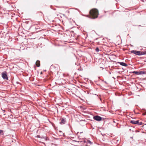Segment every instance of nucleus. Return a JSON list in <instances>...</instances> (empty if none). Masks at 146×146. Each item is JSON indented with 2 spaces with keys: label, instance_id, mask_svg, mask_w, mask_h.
<instances>
[{
  "label": "nucleus",
  "instance_id": "obj_1",
  "mask_svg": "<svg viewBox=\"0 0 146 146\" xmlns=\"http://www.w3.org/2000/svg\"><path fill=\"white\" fill-rule=\"evenodd\" d=\"M90 13L91 18L95 19L98 17L99 15L98 11L96 9H93L90 11Z\"/></svg>",
  "mask_w": 146,
  "mask_h": 146
},
{
  "label": "nucleus",
  "instance_id": "obj_2",
  "mask_svg": "<svg viewBox=\"0 0 146 146\" xmlns=\"http://www.w3.org/2000/svg\"><path fill=\"white\" fill-rule=\"evenodd\" d=\"M131 52L132 53L139 56L146 54V51L141 52L140 51L132 50L131 51Z\"/></svg>",
  "mask_w": 146,
  "mask_h": 146
},
{
  "label": "nucleus",
  "instance_id": "obj_3",
  "mask_svg": "<svg viewBox=\"0 0 146 146\" xmlns=\"http://www.w3.org/2000/svg\"><path fill=\"white\" fill-rule=\"evenodd\" d=\"M2 76L4 80H8V78L7 75V73L4 72L2 73Z\"/></svg>",
  "mask_w": 146,
  "mask_h": 146
},
{
  "label": "nucleus",
  "instance_id": "obj_4",
  "mask_svg": "<svg viewBox=\"0 0 146 146\" xmlns=\"http://www.w3.org/2000/svg\"><path fill=\"white\" fill-rule=\"evenodd\" d=\"M94 119L96 121H100L102 120V118L100 116L97 115L94 117Z\"/></svg>",
  "mask_w": 146,
  "mask_h": 146
},
{
  "label": "nucleus",
  "instance_id": "obj_5",
  "mask_svg": "<svg viewBox=\"0 0 146 146\" xmlns=\"http://www.w3.org/2000/svg\"><path fill=\"white\" fill-rule=\"evenodd\" d=\"M66 122V119L65 118H62V119L61 122H60L61 124H64Z\"/></svg>",
  "mask_w": 146,
  "mask_h": 146
},
{
  "label": "nucleus",
  "instance_id": "obj_6",
  "mask_svg": "<svg viewBox=\"0 0 146 146\" xmlns=\"http://www.w3.org/2000/svg\"><path fill=\"white\" fill-rule=\"evenodd\" d=\"M130 123L134 124H138L139 123V120H137L136 121L134 120H131L130 121Z\"/></svg>",
  "mask_w": 146,
  "mask_h": 146
},
{
  "label": "nucleus",
  "instance_id": "obj_7",
  "mask_svg": "<svg viewBox=\"0 0 146 146\" xmlns=\"http://www.w3.org/2000/svg\"><path fill=\"white\" fill-rule=\"evenodd\" d=\"M83 142L85 144L89 143L90 145H92V142L89 140H87V141L84 140Z\"/></svg>",
  "mask_w": 146,
  "mask_h": 146
},
{
  "label": "nucleus",
  "instance_id": "obj_8",
  "mask_svg": "<svg viewBox=\"0 0 146 146\" xmlns=\"http://www.w3.org/2000/svg\"><path fill=\"white\" fill-rule=\"evenodd\" d=\"M36 64L37 67H39L40 66V62L39 60H37L36 62Z\"/></svg>",
  "mask_w": 146,
  "mask_h": 146
},
{
  "label": "nucleus",
  "instance_id": "obj_9",
  "mask_svg": "<svg viewBox=\"0 0 146 146\" xmlns=\"http://www.w3.org/2000/svg\"><path fill=\"white\" fill-rule=\"evenodd\" d=\"M139 75L144 74H146V72L143 71L139 72Z\"/></svg>",
  "mask_w": 146,
  "mask_h": 146
},
{
  "label": "nucleus",
  "instance_id": "obj_10",
  "mask_svg": "<svg viewBox=\"0 0 146 146\" xmlns=\"http://www.w3.org/2000/svg\"><path fill=\"white\" fill-rule=\"evenodd\" d=\"M120 64L121 65H122L123 66H127V64H126L123 62H120Z\"/></svg>",
  "mask_w": 146,
  "mask_h": 146
},
{
  "label": "nucleus",
  "instance_id": "obj_11",
  "mask_svg": "<svg viewBox=\"0 0 146 146\" xmlns=\"http://www.w3.org/2000/svg\"><path fill=\"white\" fill-rule=\"evenodd\" d=\"M132 73H135L137 75H139V72L134 71Z\"/></svg>",
  "mask_w": 146,
  "mask_h": 146
},
{
  "label": "nucleus",
  "instance_id": "obj_12",
  "mask_svg": "<svg viewBox=\"0 0 146 146\" xmlns=\"http://www.w3.org/2000/svg\"><path fill=\"white\" fill-rule=\"evenodd\" d=\"M96 51L97 52H98L99 51V49L98 48H97L96 49Z\"/></svg>",
  "mask_w": 146,
  "mask_h": 146
},
{
  "label": "nucleus",
  "instance_id": "obj_13",
  "mask_svg": "<svg viewBox=\"0 0 146 146\" xmlns=\"http://www.w3.org/2000/svg\"><path fill=\"white\" fill-rule=\"evenodd\" d=\"M2 133L1 135H3V131L1 130H0V134Z\"/></svg>",
  "mask_w": 146,
  "mask_h": 146
},
{
  "label": "nucleus",
  "instance_id": "obj_14",
  "mask_svg": "<svg viewBox=\"0 0 146 146\" xmlns=\"http://www.w3.org/2000/svg\"><path fill=\"white\" fill-rule=\"evenodd\" d=\"M142 124V123L141 122L139 123L138 124L139 125H141Z\"/></svg>",
  "mask_w": 146,
  "mask_h": 146
},
{
  "label": "nucleus",
  "instance_id": "obj_15",
  "mask_svg": "<svg viewBox=\"0 0 146 146\" xmlns=\"http://www.w3.org/2000/svg\"><path fill=\"white\" fill-rule=\"evenodd\" d=\"M37 137H39V138L40 137V135H37Z\"/></svg>",
  "mask_w": 146,
  "mask_h": 146
},
{
  "label": "nucleus",
  "instance_id": "obj_16",
  "mask_svg": "<svg viewBox=\"0 0 146 146\" xmlns=\"http://www.w3.org/2000/svg\"><path fill=\"white\" fill-rule=\"evenodd\" d=\"M85 146H87V145H85Z\"/></svg>",
  "mask_w": 146,
  "mask_h": 146
}]
</instances>
